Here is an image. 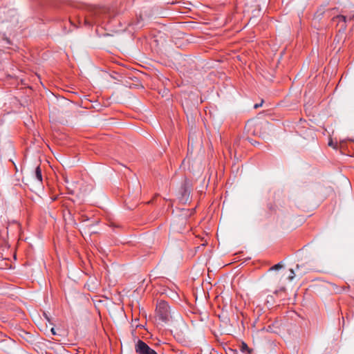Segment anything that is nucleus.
Listing matches in <instances>:
<instances>
[{
  "mask_svg": "<svg viewBox=\"0 0 354 354\" xmlns=\"http://www.w3.org/2000/svg\"><path fill=\"white\" fill-rule=\"evenodd\" d=\"M68 201H71L72 202H75V200L73 199V198H70L69 197H68Z\"/></svg>",
  "mask_w": 354,
  "mask_h": 354,
  "instance_id": "nucleus-20",
  "label": "nucleus"
},
{
  "mask_svg": "<svg viewBox=\"0 0 354 354\" xmlns=\"http://www.w3.org/2000/svg\"><path fill=\"white\" fill-rule=\"evenodd\" d=\"M283 267V265L281 264V263H279L276 265H274V266H272V268H270V270H279L280 268H281Z\"/></svg>",
  "mask_w": 354,
  "mask_h": 354,
  "instance_id": "nucleus-10",
  "label": "nucleus"
},
{
  "mask_svg": "<svg viewBox=\"0 0 354 354\" xmlns=\"http://www.w3.org/2000/svg\"><path fill=\"white\" fill-rule=\"evenodd\" d=\"M73 223L74 225H76V223H75V221L74 220L73 221Z\"/></svg>",
  "mask_w": 354,
  "mask_h": 354,
  "instance_id": "nucleus-22",
  "label": "nucleus"
},
{
  "mask_svg": "<svg viewBox=\"0 0 354 354\" xmlns=\"http://www.w3.org/2000/svg\"><path fill=\"white\" fill-rule=\"evenodd\" d=\"M351 19L354 20V15L351 17Z\"/></svg>",
  "mask_w": 354,
  "mask_h": 354,
  "instance_id": "nucleus-23",
  "label": "nucleus"
},
{
  "mask_svg": "<svg viewBox=\"0 0 354 354\" xmlns=\"http://www.w3.org/2000/svg\"><path fill=\"white\" fill-rule=\"evenodd\" d=\"M263 102V101L262 100V101H261V102L260 104H254V109H257V108L260 107V106L262 105Z\"/></svg>",
  "mask_w": 354,
  "mask_h": 354,
  "instance_id": "nucleus-13",
  "label": "nucleus"
},
{
  "mask_svg": "<svg viewBox=\"0 0 354 354\" xmlns=\"http://www.w3.org/2000/svg\"><path fill=\"white\" fill-rule=\"evenodd\" d=\"M82 274V272L81 271H77V272H73L72 273V277H68L71 281H73V282H77V279L80 278L79 275Z\"/></svg>",
  "mask_w": 354,
  "mask_h": 354,
  "instance_id": "nucleus-9",
  "label": "nucleus"
},
{
  "mask_svg": "<svg viewBox=\"0 0 354 354\" xmlns=\"http://www.w3.org/2000/svg\"><path fill=\"white\" fill-rule=\"evenodd\" d=\"M67 353H68V354H74V353H73V351H71V350H68V351H67Z\"/></svg>",
  "mask_w": 354,
  "mask_h": 354,
  "instance_id": "nucleus-17",
  "label": "nucleus"
},
{
  "mask_svg": "<svg viewBox=\"0 0 354 354\" xmlns=\"http://www.w3.org/2000/svg\"><path fill=\"white\" fill-rule=\"evenodd\" d=\"M77 191H78V190H73V191H70V190H69V188H68V192H67V194H68H68H78V192H77Z\"/></svg>",
  "mask_w": 354,
  "mask_h": 354,
  "instance_id": "nucleus-11",
  "label": "nucleus"
},
{
  "mask_svg": "<svg viewBox=\"0 0 354 354\" xmlns=\"http://www.w3.org/2000/svg\"><path fill=\"white\" fill-rule=\"evenodd\" d=\"M332 22L335 24L336 26L339 28L338 32H344L346 29V18L344 15H337L332 19Z\"/></svg>",
  "mask_w": 354,
  "mask_h": 354,
  "instance_id": "nucleus-5",
  "label": "nucleus"
},
{
  "mask_svg": "<svg viewBox=\"0 0 354 354\" xmlns=\"http://www.w3.org/2000/svg\"><path fill=\"white\" fill-rule=\"evenodd\" d=\"M308 270V268H306L305 265L297 264L295 269H290V274L288 276V279L289 281H292L295 277L300 278L307 273Z\"/></svg>",
  "mask_w": 354,
  "mask_h": 354,
  "instance_id": "nucleus-3",
  "label": "nucleus"
},
{
  "mask_svg": "<svg viewBox=\"0 0 354 354\" xmlns=\"http://www.w3.org/2000/svg\"><path fill=\"white\" fill-rule=\"evenodd\" d=\"M67 154H68V156H71V154H73V155L75 156V153L73 151L72 152V151H68Z\"/></svg>",
  "mask_w": 354,
  "mask_h": 354,
  "instance_id": "nucleus-16",
  "label": "nucleus"
},
{
  "mask_svg": "<svg viewBox=\"0 0 354 354\" xmlns=\"http://www.w3.org/2000/svg\"><path fill=\"white\" fill-rule=\"evenodd\" d=\"M69 93V91H68V93ZM67 100H70V101H72L73 100L70 98V96L68 94V98H67Z\"/></svg>",
  "mask_w": 354,
  "mask_h": 354,
  "instance_id": "nucleus-19",
  "label": "nucleus"
},
{
  "mask_svg": "<svg viewBox=\"0 0 354 354\" xmlns=\"http://www.w3.org/2000/svg\"><path fill=\"white\" fill-rule=\"evenodd\" d=\"M77 161L73 160L68 162V165H69L70 167H74L76 164Z\"/></svg>",
  "mask_w": 354,
  "mask_h": 354,
  "instance_id": "nucleus-12",
  "label": "nucleus"
},
{
  "mask_svg": "<svg viewBox=\"0 0 354 354\" xmlns=\"http://www.w3.org/2000/svg\"><path fill=\"white\" fill-rule=\"evenodd\" d=\"M135 350L138 354H158L151 348L145 342L138 340L135 345Z\"/></svg>",
  "mask_w": 354,
  "mask_h": 354,
  "instance_id": "nucleus-4",
  "label": "nucleus"
},
{
  "mask_svg": "<svg viewBox=\"0 0 354 354\" xmlns=\"http://www.w3.org/2000/svg\"><path fill=\"white\" fill-rule=\"evenodd\" d=\"M32 177L34 179L39 183H42V174H41V170L39 166H37L35 168V170L33 173Z\"/></svg>",
  "mask_w": 354,
  "mask_h": 354,
  "instance_id": "nucleus-8",
  "label": "nucleus"
},
{
  "mask_svg": "<svg viewBox=\"0 0 354 354\" xmlns=\"http://www.w3.org/2000/svg\"><path fill=\"white\" fill-rule=\"evenodd\" d=\"M84 301V297L79 292H75L74 294L71 296V302L74 306L81 305Z\"/></svg>",
  "mask_w": 354,
  "mask_h": 354,
  "instance_id": "nucleus-7",
  "label": "nucleus"
},
{
  "mask_svg": "<svg viewBox=\"0 0 354 354\" xmlns=\"http://www.w3.org/2000/svg\"><path fill=\"white\" fill-rule=\"evenodd\" d=\"M184 195H188L189 194V192L187 191V189L186 188L184 189Z\"/></svg>",
  "mask_w": 354,
  "mask_h": 354,
  "instance_id": "nucleus-14",
  "label": "nucleus"
},
{
  "mask_svg": "<svg viewBox=\"0 0 354 354\" xmlns=\"http://www.w3.org/2000/svg\"><path fill=\"white\" fill-rule=\"evenodd\" d=\"M67 207H68V210H69V209L71 207V205L68 203L67 205Z\"/></svg>",
  "mask_w": 354,
  "mask_h": 354,
  "instance_id": "nucleus-21",
  "label": "nucleus"
},
{
  "mask_svg": "<svg viewBox=\"0 0 354 354\" xmlns=\"http://www.w3.org/2000/svg\"><path fill=\"white\" fill-rule=\"evenodd\" d=\"M156 313L160 320L167 322L171 317V310L166 301H160L156 306Z\"/></svg>",
  "mask_w": 354,
  "mask_h": 354,
  "instance_id": "nucleus-2",
  "label": "nucleus"
},
{
  "mask_svg": "<svg viewBox=\"0 0 354 354\" xmlns=\"http://www.w3.org/2000/svg\"><path fill=\"white\" fill-rule=\"evenodd\" d=\"M51 332L53 333V334L56 335V333H55V329L53 328L51 329Z\"/></svg>",
  "mask_w": 354,
  "mask_h": 354,
  "instance_id": "nucleus-18",
  "label": "nucleus"
},
{
  "mask_svg": "<svg viewBox=\"0 0 354 354\" xmlns=\"http://www.w3.org/2000/svg\"><path fill=\"white\" fill-rule=\"evenodd\" d=\"M185 223L186 220L185 218H179L171 224V228L175 232H183Z\"/></svg>",
  "mask_w": 354,
  "mask_h": 354,
  "instance_id": "nucleus-6",
  "label": "nucleus"
},
{
  "mask_svg": "<svg viewBox=\"0 0 354 354\" xmlns=\"http://www.w3.org/2000/svg\"><path fill=\"white\" fill-rule=\"evenodd\" d=\"M242 349H248V346L245 344H243Z\"/></svg>",
  "mask_w": 354,
  "mask_h": 354,
  "instance_id": "nucleus-15",
  "label": "nucleus"
},
{
  "mask_svg": "<svg viewBox=\"0 0 354 354\" xmlns=\"http://www.w3.org/2000/svg\"><path fill=\"white\" fill-rule=\"evenodd\" d=\"M272 126L268 121L259 122L255 127V133L263 139H268L272 132Z\"/></svg>",
  "mask_w": 354,
  "mask_h": 354,
  "instance_id": "nucleus-1",
  "label": "nucleus"
}]
</instances>
